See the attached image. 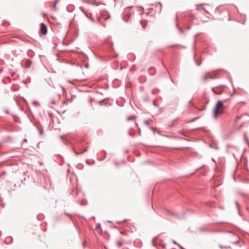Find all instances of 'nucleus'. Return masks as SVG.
Segmentation results:
<instances>
[{"label":"nucleus","instance_id":"1","mask_svg":"<svg viewBox=\"0 0 249 249\" xmlns=\"http://www.w3.org/2000/svg\"><path fill=\"white\" fill-rule=\"evenodd\" d=\"M224 106L223 103L220 100L218 101L216 104L215 107L213 108V117L215 119H216L217 118L218 113H219V114L222 113V112L220 110H219L218 111V109L220 108H224Z\"/></svg>","mask_w":249,"mask_h":249},{"label":"nucleus","instance_id":"2","mask_svg":"<svg viewBox=\"0 0 249 249\" xmlns=\"http://www.w3.org/2000/svg\"><path fill=\"white\" fill-rule=\"evenodd\" d=\"M167 213L169 214L173 215L174 217H175L176 218H177L178 219H183L185 218V213H182L181 214H179V213H173V212H172L171 211H168Z\"/></svg>","mask_w":249,"mask_h":249},{"label":"nucleus","instance_id":"3","mask_svg":"<svg viewBox=\"0 0 249 249\" xmlns=\"http://www.w3.org/2000/svg\"><path fill=\"white\" fill-rule=\"evenodd\" d=\"M48 30L47 26L44 23L40 24L39 32L43 35H46L47 34Z\"/></svg>","mask_w":249,"mask_h":249},{"label":"nucleus","instance_id":"4","mask_svg":"<svg viewBox=\"0 0 249 249\" xmlns=\"http://www.w3.org/2000/svg\"><path fill=\"white\" fill-rule=\"evenodd\" d=\"M32 64V61L30 59H27L22 63V65L26 68H29Z\"/></svg>","mask_w":249,"mask_h":249},{"label":"nucleus","instance_id":"5","mask_svg":"<svg viewBox=\"0 0 249 249\" xmlns=\"http://www.w3.org/2000/svg\"><path fill=\"white\" fill-rule=\"evenodd\" d=\"M13 120L16 123H20L19 118L16 115H12Z\"/></svg>","mask_w":249,"mask_h":249},{"label":"nucleus","instance_id":"6","mask_svg":"<svg viewBox=\"0 0 249 249\" xmlns=\"http://www.w3.org/2000/svg\"><path fill=\"white\" fill-rule=\"evenodd\" d=\"M215 75H210L209 77L207 76V75H205L204 77H203V80H206L208 78H211V79H214L215 78Z\"/></svg>","mask_w":249,"mask_h":249},{"label":"nucleus","instance_id":"7","mask_svg":"<svg viewBox=\"0 0 249 249\" xmlns=\"http://www.w3.org/2000/svg\"><path fill=\"white\" fill-rule=\"evenodd\" d=\"M96 229L97 230V231L100 232V231H102V229H101V225L100 223H98L97 224L96 226Z\"/></svg>","mask_w":249,"mask_h":249},{"label":"nucleus","instance_id":"8","mask_svg":"<svg viewBox=\"0 0 249 249\" xmlns=\"http://www.w3.org/2000/svg\"><path fill=\"white\" fill-rule=\"evenodd\" d=\"M175 121H176L175 120H173L171 124H168L167 126V129H171V128H172L174 126V124H175Z\"/></svg>","mask_w":249,"mask_h":249},{"label":"nucleus","instance_id":"9","mask_svg":"<svg viewBox=\"0 0 249 249\" xmlns=\"http://www.w3.org/2000/svg\"><path fill=\"white\" fill-rule=\"evenodd\" d=\"M57 1H58L57 0H55L54 1L53 6L52 7V10H54V11L56 10V3L57 2Z\"/></svg>","mask_w":249,"mask_h":249},{"label":"nucleus","instance_id":"10","mask_svg":"<svg viewBox=\"0 0 249 249\" xmlns=\"http://www.w3.org/2000/svg\"><path fill=\"white\" fill-rule=\"evenodd\" d=\"M244 137L245 141L248 143V144L249 146V140L248 138L246 133H244Z\"/></svg>","mask_w":249,"mask_h":249},{"label":"nucleus","instance_id":"11","mask_svg":"<svg viewBox=\"0 0 249 249\" xmlns=\"http://www.w3.org/2000/svg\"><path fill=\"white\" fill-rule=\"evenodd\" d=\"M136 118V116H135V115L130 116L127 118V120L128 121H131V120L134 119Z\"/></svg>","mask_w":249,"mask_h":249},{"label":"nucleus","instance_id":"12","mask_svg":"<svg viewBox=\"0 0 249 249\" xmlns=\"http://www.w3.org/2000/svg\"><path fill=\"white\" fill-rule=\"evenodd\" d=\"M37 128L39 131L40 135H42L43 134V130L42 128H40L39 126H37Z\"/></svg>","mask_w":249,"mask_h":249},{"label":"nucleus","instance_id":"13","mask_svg":"<svg viewBox=\"0 0 249 249\" xmlns=\"http://www.w3.org/2000/svg\"><path fill=\"white\" fill-rule=\"evenodd\" d=\"M234 202H235V203L237 206V208L238 210V213H239V214H240V210H239L240 204H239V203L238 202V201L237 200H235Z\"/></svg>","mask_w":249,"mask_h":249},{"label":"nucleus","instance_id":"14","mask_svg":"<svg viewBox=\"0 0 249 249\" xmlns=\"http://www.w3.org/2000/svg\"><path fill=\"white\" fill-rule=\"evenodd\" d=\"M199 118V117H196V118H194L192 119H191V120L187 122V123H193L194 122H195L196 120L197 119Z\"/></svg>","mask_w":249,"mask_h":249},{"label":"nucleus","instance_id":"15","mask_svg":"<svg viewBox=\"0 0 249 249\" xmlns=\"http://www.w3.org/2000/svg\"><path fill=\"white\" fill-rule=\"evenodd\" d=\"M219 247L222 249V248H225V249H230L231 248V246H229V245H228V246H222L221 245H219Z\"/></svg>","mask_w":249,"mask_h":249},{"label":"nucleus","instance_id":"16","mask_svg":"<svg viewBox=\"0 0 249 249\" xmlns=\"http://www.w3.org/2000/svg\"><path fill=\"white\" fill-rule=\"evenodd\" d=\"M194 59H195V60L196 61V64L197 65V66H199L200 65V64H201V61L200 60L199 61H197V60L195 58V57L194 56Z\"/></svg>","mask_w":249,"mask_h":249},{"label":"nucleus","instance_id":"17","mask_svg":"<svg viewBox=\"0 0 249 249\" xmlns=\"http://www.w3.org/2000/svg\"><path fill=\"white\" fill-rule=\"evenodd\" d=\"M243 116V115H241L240 116H237L235 119L234 122H236L238 120L240 119Z\"/></svg>","mask_w":249,"mask_h":249},{"label":"nucleus","instance_id":"18","mask_svg":"<svg viewBox=\"0 0 249 249\" xmlns=\"http://www.w3.org/2000/svg\"><path fill=\"white\" fill-rule=\"evenodd\" d=\"M117 244L119 247H122L123 245V243L120 241H117Z\"/></svg>","mask_w":249,"mask_h":249},{"label":"nucleus","instance_id":"19","mask_svg":"<svg viewBox=\"0 0 249 249\" xmlns=\"http://www.w3.org/2000/svg\"><path fill=\"white\" fill-rule=\"evenodd\" d=\"M11 137L10 136H8L6 138V139L4 140V142H7L8 141L11 139Z\"/></svg>","mask_w":249,"mask_h":249},{"label":"nucleus","instance_id":"20","mask_svg":"<svg viewBox=\"0 0 249 249\" xmlns=\"http://www.w3.org/2000/svg\"><path fill=\"white\" fill-rule=\"evenodd\" d=\"M86 17H87L88 18H89V19L91 21H92L93 22H95V20H94V18H91V17H89V16L88 15H87V14L86 15Z\"/></svg>","mask_w":249,"mask_h":249},{"label":"nucleus","instance_id":"21","mask_svg":"<svg viewBox=\"0 0 249 249\" xmlns=\"http://www.w3.org/2000/svg\"><path fill=\"white\" fill-rule=\"evenodd\" d=\"M144 124L146 125H149V120H145L144 121Z\"/></svg>","mask_w":249,"mask_h":249},{"label":"nucleus","instance_id":"22","mask_svg":"<svg viewBox=\"0 0 249 249\" xmlns=\"http://www.w3.org/2000/svg\"><path fill=\"white\" fill-rule=\"evenodd\" d=\"M86 162L88 164H89V165H92L94 163H95V161L94 160H93L92 162H90V163H89L88 160H87L86 161Z\"/></svg>","mask_w":249,"mask_h":249},{"label":"nucleus","instance_id":"23","mask_svg":"<svg viewBox=\"0 0 249 249\" xmlns=\"http://www.w3.org/2000/svg\"><path fill=\"white\" fill-rule=\"evenodd\" d=\"M72 150L76 155H78L80 154L79 152L76 151L73 148H72Z\"/></svg>","mask_w":249,"mask_h":249},{"label":"nucleus","instance_id":"24","mask_svg":"<svg viewBox=\"0 0 249 249\" xmlns=\"http://www.w3.org/2000/svg\"><path fill=\"white\" fill-rule=\"evenodd\" d=\"M80 10L82 11V12H83V13H84V14H85V15H86V13L85 11H84V8H83V7L81 6V7H80Z\"/></svg>","mask_w":249,"mask_h":249},{"label":"nucleus","instance_id":"25","mask_svg":"<svg viewBox=\"0 0 249 249\" xmlns=\"http://www.w3.org/2000/svg\"><path fill=\"white\" fill-rule=\"evenodd\" d=\"M141 23L142 24L143 29H145L146 27V24H143L142 21H141Z\"/></svg>","mask_w":249,"mask_h":249},{"label":"nucleus","instance_id":"26","mask_svg":"<svg viewBox=\"0 0 249 249\" xmlns=\"http://www.w3.org/2000/svg\"><path fill=\"white\" fill-rule=\"evenodd\" d=\"M33 104L34 105H39V104L38 103V102L37 101H34L33 102Z\"/></svg>","mask_w":249,"mask_h":249},{"label":"nucleus","instance_id":"27","mask_svg":"<svg viewBox=\"0 0 249 249\" xmlns=\"http://www.w3.org/2000/svg\"><path fill=\"white\" fill-rule=\"evenodd\" d=\"M5 112L7 115H9L10 114L9 111L8 109H6L5 110Z\"/></svg>","mask_w":249,"mask_h":249},{"label":"nucleus","instance_id":"28","mask_svg":"<svg viewBox=\"0 0 249 249\" xmlns=\"http://www.w3.org/2000/svg\"><path fill=\"white\" fill-rule=\"evenodd\" d=\"M51 104L52 105H54L55 104V101L54 99H53L51 102Z\"/></svg>","mask_w":249,"mask_h":249},{"label":"nucleus","instance_id":"29","mask_svg":"<svg viewBox=\"0 0 249 249\" xmlns=\"http://www.w3.org/2000/svg\"><path fill=\"white\" fill-rule=\"evenodd\" d=\"M173 243L175 244V245H177L178 246H179V244H178L176 241H175V240H173Z\"/></svg>","mask_w":249,"mask_h":249},{"label":"nucleus","instance_id":"30","mask_svg":"<svg viewBox=\"0 0 249 249\" xmlns=\"http://www.w3.org/2000/svg\"><path fill=\"white\" fill-rule=\"evenodd\" d=\"M210 146L211 147L214 148H215V149H218V147H217V146H215V147H214V146H213L212 145H210Z\"/></svg>","mask_w":249,"mask_h":249},{"label":"nucleus","instance_id":"31","mask_svg":"<svg viewBox=\"0 0 249 249\" xmlns=\"http://www.w3.org/2000/svg\"><path fill=\"white\" fill-rule=\"evenodd\" d=\"M27 142V140L26 139H24L23 140V142H22L21 143V145L24 142Z\"/></svg>","mask_w":249,"mask_h":249},{"label":"nucleus","instance_id":"32","mask_svg":"<svg viewBox=\"0 0 249 249\" xmlns=\"http://www.w3.org/2000/svg\"><path fill=\"white\" fill-rule=\"evenodd\" d=\"M87 149H85L84 151H81V152H79V153H80V154H83V153H84V152H86V151H87Z\"/></svg>","mask_w":249,"mask_h":249},{"label":"nucleus","instance_id":"33","mask_svg":"<svg viewBox=\"0 0 249 249\" xmlns=\"http://www.w3.org/2000/svg\"><path fill=\"white\" fill-rule=\"evenodd\" d=\"M178 29H179V30L180 31V33L182 34L183 32L182 29L181 28H179V27H178Z\"/></svg>","mask_w":249,"mask_h":249},{"label":"nucleus","instance_id":"34","mask_svg":"<svg viewBox=\"0 0 249 249\" xmlns=\"http://www.w3.org/2000/svg\"><path fill=\"white\" fill-rule=\"evenodd\" d=\"M115 164H116V165H117V166H119V162H118V161H115Z\"/></svg>","mask_w":249,"mask_h":249},{"label":"nucleus","instance_id":"35","mask_svg":"<svg viewBox=\"0 0 249 249\" xmlns=\"http://www.w3.org/2000/svg\"><path fill=\"white\" fill-rule=\"evenodd\" d=\"M128 135H129V136H133V135H134V133H131V132H128Z\"/></svg>","mask_w":249,"mask_h":249},{"label":"nucleus","instance_id":"36","mask_svg":"<svg viewBox=\"0 0 249 249\" xmlns=\"http://www.w3.org/2000/svg\"><path fill=\"white\" fill-rule=\"evenodd\" d=\"M153 105L155 107H158V105H157L155 101L153 102Z\"/></svg>","mask_w":249,"mask_h":249},{"label":"nucleus","instance_id":"37","mask_svg":"<svg viewBox=\"0 0 249 249\" xmlns=\"http://www.w3.org/2000/svg\"><path fill=\"white\" fill-rule=\"evenodd\" d=\"M84 67L86 68H88L89 67V64L87 63V64H85V65H84Z\"/></svg>","mask_w":249,"mask_h":249},{"label":"nucleus","instance_id":"38","mask_svg":"<svg viewBox=\"0 0 249 249\" xmlns=\"http://www.w3.org/2000/svg\"><path fill=\"white\" fill-rule=\"evenodd\" d=\"M86 246V243L85 242H84L83 243V246L84 248H85Z\"/></svg>","mask_w":249,"mask_h":249},{"label":"nucleus","instance_id":"39","mask_svg":"<svg viewBox=\"0 0 249 249\" xmlns=\"http://www.w3.org/2000/svg\"><path fill=\"white\" fill-rule=\"evenodd\" d=\"M103 101H104V100H102V101H101L99 102V104L100 105H102V104H103Z\"/></svg>","mask_w":249,"mask_h":249},{"label":"nucleus","instance_id":"40","mask_svg":"<svg viewBox=\"0 0 249 249\" xmlns=\"http://www.w3.org/2000/svg\"><path fill=\"white\" fill-rule=\"evenodd\" d=\"M212 90L214 92L213 89ZM214 93H215L216 94H220L221 93V92H216L215 91H214Z\"/></svg>","mask_w":249,"mask_h":249},{"label":"nucleus","instance_id":"41","mask_svg":"<svg viewBox=\"0 0 249 249\" xmlns=\"http://www.w3.org/2000/svg\"><path fill=\"white\" fill-rule=\"evenodd\" d=\"M65 214L66 215H67L69 216H71V215L70 214H69V213H66V212H65Z\"/></svg>","mask_w":249,"mask_h":249},{"label":"nucleus","instance_id":"42","mask_svg":"<svg viewBox=\"0 0 249 249\" xmlns=\"http://www.w3.org/2000/svg\"><path fill=\"white\" fill-rule=\"evenodd\" d=\"M170 80L173 83L175 84V82L171 78H170Z\"/></svg>","mask_w":249,"mask_h":249},{"label":"nucleus","instance_id":"43","mask_svg":"<svg viewBox=\"0 0 249 249\" xmlns=\"http://www.w3.org/2000/svg\"><path fill=\"white\" fill-rule=\"evenodd\" d=\"M179 247H180V249H185L183 247H182V246H181L180 245L179 246H178Z\"/></svg>","mask_w":249,"mask_h":249},{"label":"nucleus","instance_id":"44","mask_svg":"<svg viewBox=\"0 0 249 249\" xmlns=\"http://www.w3.org/2000/svg\"><path fill=\"white\" fill-rule=\"evenodd\" d=\"M150 129H151V130H155V129H156V128H154V127H150Z\"/></svg>","mask_w":249,"mask_h":249},{"label":"nucleus","instance_id":"45","mask_svg":"<svg viewBox=\"0 0 249 249\" xmlns=\"http://www.w3.org/2000/svg\"><path fill=\"white\" fill-rule=\"evenodd\" d=\"M140 89H141V90H143V88L142 87V86H141V87H140Z\"/></svg>","mask_w":249,"mask_h":249},{"label":"nucleus","instance_id":"46","mask_svg":"<svg viewBox=\"0 0 249 249\" xmlns=\"http://www.w3.org/2000/svg\"><path fill=\"white\" fill-rule=\"evenodd\" d=\"M178 44H175V45H173L172 46H171V47H174L175 46H178Z\"/></svg>","mask_w":249,"mask_h":249},{"label":"nucleus","instance_id":"47","mask_svg":"<svg viewBox=\"0 0 249 249\" xmlns=\"http://www.w3.org/2000/svg\"><path fill=\"white\" fill-rule=\"evenodd\" d=\"M98 23L99 24H101V21H100V19H98Z\"/></svg>","mask_w":249,"mask_h":249},{"label":"nucleus","instance_id":"48","mask_svg":"<svg viewBox=\"0 0 249 249\" xmlns=\"http://www.w3.org/2000/svg\"><path fill=\"white\" fill-rule=\"evenodd\" d=\"M128 152H129V151L128 150H126L125 151V153H128Z\"/></svg>","mask_w":249,"mask_h":249},{"label":"nucleus","instance_id":"49","mask_svg":"<svg viewBox=\"0 0 249 249\" xmlns=\"http://www.w3.org/2000/svg\"><path fill=\"white\" fill-rule=\"evenodd\" d=\"M190 29V26H188V27H187V30H189Z\"/></svg>","mask_w":249,"mask_h":249},{"label":"nucleus","instance_id":"50","mask_svg":"<svg viewBox=\"0 0 249 249\" xmlns=\"http://www.w3.org/2000/svg\"><path fill=\"white\" fill-rule=\"evenodd\" d=\"M102 151L105 153V155L107 154L106 151L103 150Z\"/></svg>","mask_w":249,"mask_h":249},{"label":"nucleus","instance_id":"51","mask_svg":"<svg viewBox=\"0 0 249 249\" xmlns=\"http://www.w3.org/2000/svg\"><path fill=\"white\" fill-rule=\"evenodd\" d=\"M139 134L140 135L141 134V130L140 128H139Z\"/></svg>","mask_w":249,"mask_h":249},{"label":"nucleus","instance_id":"52","mask_svg":"<svg viewBox=\"0 0 249 249\" xmlns=\"http://www.w3.org/2000/svg\"><path fill=\"white\" fill-rule=\"evenodd\" d=\"M10 238H11L12 240H11V241L10 242V243H12V241H13V238L12 237H10Z\"/></svg>","mask_w":249,"mask_h":249},{"label":"nucleus","instance_id":"53","mask_svg":"<svg viewBox=\"0 0 249 249\" xmlns=\"http://www.w3.org/2000/svg\"><path fill=\"white\" fill-rule=\"evenodd\" d=\"M239 242V240L235 241V243L237 244Z\"/></svg>","mask_w":249,"mask_h":249},{"label":"nucleus","instance_id":"54","mask_svg":"<svg viewBox=\"0 0 249 249\" xmlns=\"http://www.w3.org/2000/svg\"><path fill=\"white\" fill-rule=\"evenodd\" d=\"M152 92L153 94H155V92H154V90H152Z\"/></svg>","mask_w":249,"mask_h":249},{"label":"nucleus","instance_id":"55","mask_svg":"<svg viewBox=\"0 0 249 249\" xmlns=\"http://www.w3.org/2000/svg\"><path fill=\"white\" fill-rule=\"evenodd\" d=\"M110 18V17L109 16L105 20H107V19H108L109 18Z\"/></svg>","mask_w":249,"mask_h":249},{"label":"nucleus","instance_id":"56","mask_svg":"<svg viewBox=\"0 0 249 249\" xmlns=\"http://www.w3.org/2000/svg\"><path fill=\"white\" fill-rule=\"evenodd\" d=\"M242 127V125H241L239 127V129H240Z\"/></svg>","mask_w":249,"mask_h":249},{"label":"nucleus","instance_id":"57","mask_svg":"<svg viewBox=\"0 0 249 249\" xmlns=\"http://www.w3.org/2000/svg\"><path fill=\"white\" fill-rule=\"evenodd\" d=\"M66 102H67L66 101H63V104H65Z\"/></svg>","mask_w":249,"mask_h":249},{"label":"nucleus","instance_id":"58","mask_svg":"<svg viewBox=\"0 0 249 249\" xmlns=\"http://www.w3.org/2000/svg\"><path fill=\"white\" fill-rule=\"evenodd\" d=\"M92 218H93V219H95V216H92Z\"/></svg>","mask_w":249,"mask_h":249},{"label":"nucleus","instance_id":"59","mask_svg":"<svg viewBox=\"0 0 249 249\" xmlns=\"http://www.w3.org/2000/svg\"><path fill=\"white\" fill-rule=\"evenodd\" d=\"M59 156L60 157H61L62 159H63V157L61 156V155H59Z\"/></svg>","mask_w":249,"mask_h":249},{"label":"nucleus","instance_id":"60","mask_svg":"<svg viewBox=\"0 0 249 249\" xmlns=\"http://www.w3.org/2000/svg\"><path fill=\"white\" fill-rule=\"evenodd\" d=\"M136 125L138 126V124L137 123H135Z\"/></svg>","mask_w":249,"mask_h":249},{"label":"nucleus","instance_id":"61","mask_svg":"<svg viewBox=\"0 0 249 249\" xmlns=\"http://www.w3.org/2000/svg\"><path fill=\"white\" fill-rule=\"evenodd\" d=\"M125 220H123V221H122V222H124V221H125Z\"/></svg>","mask_w":249,"mask_h":249},{"label":"nucleus","instance_id":"62","mask_svg":"<svg viewBox=\"0 0 249 249\" xmlns=\"http://www.w3.org/2000/svg\"><path fill=\"white\" fill-rule=\"evenodd\" d=\"M159 4H160V5H161V3H160V2H159Z\"/></svg>","mask_w":249,"mask_h":249},{"label":"nucleus","instance_id":"63","mask_svg":"<svg viewBox=\"0 0 249 249\" xmlns=\"http://www.w3.org/2000/svg\"><path fill=\"white\" fill-rule=\"evenodd\" d=\"M204 4H200V5L201 6V5H204Z\"/></svg>","mask_w":249,"mask_h":249},{"label":"nucleus","instance_id":"64","mask_svg":"<svg viewBox=\"0 0 249 249\" xmlns=\"http://www.w3.org/2000/svg\"><path fill=\"white\" fill-rule=\"evenodd\" d=\"M148 99V98L145 99L146 100H147Z\"/></svg>","mask_w":249,"mask_h":249}]
</instances>
